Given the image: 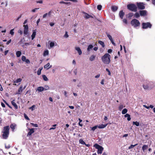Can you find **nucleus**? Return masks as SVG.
<instances>
[{"instance_id": "58", "label": "nucleus", "mask_w": 155, "mask_h": 155, "mask_svg": "<svg viewBox=\"0 0 155 155\" xmlns=\"http://www.w3.org/2000/svg\"><path fill=\"white\" fill-rule=\"evenodd\" d=\"M18 33H19L21 35H22L23 33V32L22 30H19L18 31Z\"/></svg>"}, {"instance_id": "7", "label": "nucleus", "mask_w": 155, "mask_h": 155, "mask_svg": "<svg viewBox=\"0 0 155 155\" xmlns=\"http://www.w3.org/2000/svg\"><path fill=\"white\" fill-rule=\"evenodd\" d=\"M142 28L143 29H146L148 28H150L152 26V25L149 22L143 23L142 24Z\"/></svg>"}, {"instance_id": "28", "label": "nucleus", "mask_w": 155, "mask_h": 155, "mask_svg": "<svg viewBox=\"0 0 155 155\" xmlns=\"http://www.w3.org/2000/svg\"><path fill=\"white\" fill-rule=\"evenodd\" d=\"M49 87L48 85H45L43 87L44 90L46 91L48 90L49 89Z\"/></svg>"}, {"instance_id": "57", "label": "nucleus", "mask_w": 155, "mask_h": 155, "mask_svg": "<svg viewBox=\"0 0 155 155\" xmlns=\"http://www.w3.org/2000/svg\"><path fill=\"white\" fill-rule=\"evenodd\" d=\"M47 15H48V13H45V14H44L43 15V18H45V17H46L47 16Z\"/></svg>"}, {"instance_id": "63", "label": "nucleus", "mask_w": 155, "mask_h": 155, "mask_svg": "<svg viewBox=\"0 0 155 155\" xmlns=\"http://www.w3.org/2000/svg\"><path fill=\"white\" fill-rule=\"evenodd\" d=\"M123 21L124 22V23H125V24H127V20L126 19H124L123 20Z\"/></svg>"}, {"instance_id": "19", "label": "nucleus", "mask_w": 155, "mask_h": 155, "mask_svg": "<svg viewBox=\"0 0 155 155\" xmlns=\"http://www.w3.org/2000/svg\"><path fill=\"white\" fill-rule=\"evenodd\" d=\"M107 124H101L99 126H98V127L99 128H103L105 127L107 125Z\"/></svg>"}, {"instance_id": "60", "label": "nucleus", "mask_w": 155, "mask_h": 155, "mask_svg": "<svg viewBox=\"0 0 155 155\" xmlns=\"http://www.w3.org/2000/svg\"><path fill=\"white\" fill-rule=\"evenodd\" d=\"M54 25V23H52V22H51L50 23V25L51 26H53Z\"/></svg>"}, {"instance_id": "41", "label": "nucleus", "mask_w": 155, "mask_h": 155, "mask_svg": "<svg viewBox=\"0 0 155 155\" xmlns=\"http://www.w3.org/2000/svg\"><path fill=\"white\" fill-rule=\"evenodd\" d=\"M102 6L101 5H98L97 6V8L99 10H101V9Z\"/></svg>"}, {"instance_id": "2", "label": "nucleus", "mask_w": 155, "mask_h": 155, "mask_svg": "<svg viewBox=\"0 0 155 155\" xmlns=\"http://www.w3.org/2000/svg\"><path fill=\"white\" fill-rule=\"evenodd\" d=\"M9 128L8 126L4 127L2 132L3 133L2 137L4 139H6L8 137L9 134Z\"/></svg>"}, {"instance_id": "26", "label": "nucleus", "mask_w": 155, "mask_h": 155, "mask_svg": "<svg viewBox=\"0 0 155 155\" xmlns=\"http://www.w3.org/2000/svg\"><path fill=\"white\" fill-rule=\"evenodd\" d=\"M21 52L20 51H18L16 52V54L17 57H19L21 55Z\"/></svg>"}, {"instance_id": "52", "label": "nucleus", "mask_w": 155, "mask_h": 155, "mask_svg": "<svg viewBox=\"0 0 155 155\" xmlns=\"http://www.w3.org/2000/svg\"><path fill=\"white\" fill-rule=\"evenodd\" d=\"M106 70L107 72H108V74L109 75H110L111 73L109 70L108 68H106Z\"/></svg>"}, {"instance_id": "56", "label": "nucleus", "mask_w": 155, "mask_h": 155, "mask_svg": "<svg viewBox=\"0 0 155 155\" xmlns=\"http://www.w3.org/2000/svg\"><path fill=\"white\" fill-rule=\"evenodd\" d=\"M39 9V8H35L33 9L32 10V12H35L36 10L37 9Z\"/></svg>"}, {"instance_id": "45", "label": "nucleus", "mask_w": 155, "mask_h": 155, "mask_svg": "<svg viewBox=\"0 0 155 155\" xmlns=\"http://www.w3.org/2000/svg\"><path fill=\"white\" fill-rule=\"evenodd\" d=\"M21 59L23 61H25L26 59V57L24 56H22L21 58Z\"/></svg>"}, {"instance_id": "53", "label": "nucleus", "mask_w": 155, "mask_h": 155, "mask_svg": "<svg viewBox=\"0 0 155 155\" xmlns=\"http://www.w3.org/2000/svg\"><path fill=\"white\" fill-rule=\"evenodd\" d=\"M27 64H29L30 63V61L28 59H26L25 61Z\"/></svg>"}, {"instance_id": "42", "label": "nucleus", "mask_w": 155, "mask_h": 155, "mask_svg": "<svg viewBox=\"0 0 155 155\" xmlns=\"http://www.w3.org/2000/svg\"><path fill=\"white\" fill-rule=\"evenodd\" d=\"M135 17L136 18H138L140 17V15L139 13H136L135 15H134Z\"/></svg>"}, {"instance_id": "49", "label": "nucleus", "mask_w": 155, "mask_h": 155, "mask_svg": "<svg viewBox=\"0 0 155 155\" xmlns=\"http://www.w3.org/2000/svg\"><path fill=\"white\" fill-rule=\"evenodd\" d=\"M31 124L32 125V126H33L34 127H38V125L37 124H35L33 123H31Z\"/></svg>"}, {"instance_id": "4", "label": "nucleus", "mask_w": 155, "mask_h": 155, "mask_svg": "<svg viewBox=\"0 0 155 155\" xmlns=\"http://www.w3.org/2000/svg\"><path fill=\"white\" fill-rule=\"evenodd\" d=\"M150 82L149 81L145 82L143 85V87L145 90H149L152 89V87L150 86Z\"/></svg>"}, {"instance_id": "11", "label": "nucleus", "mask_w": 155, "mask_h": 155, "mask_svg": "<svg viewBox=\"0 0 155 155\" xmlns=\"http://www.w3.org/2000/svg\"><path fill=\"white\" fill-rule=\"evenodd\" d=\"M75 49L77 51L79 55H81L82 54V51L80 48L79 47H75Z\"/></svg>"}, {"instance_id": "64", "label": "nucleus", "mask_w": 155, "mask_h": 155, "mask_svg": "<svg viewBox=\"0 0 155 155\" xmlns=\"http://www.w3.org/2000/svg\"><path fill=\"white\" fill-rule=\"evenodd\" d=\"M107 52L108 53H111L112 52V50L111 49H109L108 50Z\"/></svg>"}, {"instance_id": "47", "label": "nucleus", "mask_w": 155, "mask_h": 155, "mask_svg": "<svg viewBox=\"0 0 155 155\" xmlns=\"http://www.w3.org/2000/svg\"><path fill=\"white\" fill-rule=\"evenodd\" d=\"M14 30V29H12L10 31V34L12 35H13L14 34V32L13 31Z\"/></svg>"}, {"instance_id": "32", "label": "nucleus", "mask_w": 155, "mask_h": 155, "mask_svg": "<svg viewBox=\"0 0 155 155\" xmlns=\"http://www.w3.org/2000/svg\"><path fill=\"white\" fill-rule=\"evenodd\" d=\"M49 54V51L48 50H46L44 51V52L43 53V56H45L46 55H47L48 54Z\"/></svg>"}, {"instance_id": "20", "label": "nucleus", "mask_w": 155, "mask_h": 155, "mask_svg": "<svg viewBox=\"0 0 155 155\" xmlns=\"http://www.w3.org/2000/svg\"><path fill=\"white\" fill-rule=\"evenodd\" d=\"M119 15L120 17L122 19L124 15V13L122 11H121L119 12Z\"/></svg>"}, {"instance_id": "16", "label": "nucleus", "mask_w": 155, "mask_h": 155, "mask_svg": "<svg viewBox=\"0 0 155 155\" xmlns=\"http://www.w3.org/2000/svg\"><path fill=\"white\" fill-rule=\"evenodd\" d=\"M36 35V31L35 30H33V33L31 35L32 40H33L35 38Z\"/></svg>"}, {"instance_id": "54", "label": "nucleus", "mask_w": 155, "mask_h": 155, "mask_svg": "<svg viewBox=\"0 0 155 155\" xmlns=\"http://www.w3.org/2000/svg\"><path fill=\"white\" fill-rule=\"evenodd\" d=\"M65 1H71L73 2H77V1L76 0H64Z\"/></svg>"}, {"instance_id": "44", "label": "nucleus", "mask_w": 155, "mask_h": 155, "mask_svg": "<svg viewBox=\"0 0 155 155\" xmlns=\"http://www.w3.org/2000/svg\"><path fill=\"white\" fill-rule=\"evenodd\" d=\"M97 127H98V126H95L92 127H91V130L93 131H94L95 129H96L97 128Z\"/></svg>"}, {"instance_id": "50", "label": "nucleus", "mask_w": 155, "mask_h": 155, "mask_svg": "<svg viewBox=\"0 0 155 155\" xmlns=\"http://www.w3.org/2000/svg\"><path fill=\"white\" fill-rule=\"evenodd\" d=\"M53 12L52 11H49L48 13V15L49 16V17H50L51 16V14Z\"/></svg>"}, {"instance_id": "61", "label": "nucleus", "mask_w": 155, "mask_h": 155, "mask_svg": "<svg viewBox=\"0 0 155 155\" xmlns=\"http://www.w3.org/2000/svg\"><path fill=\"white\" fill-rule=\"evenodd\" d=\"M72 64H74V65H76V61H75L74 60H73L72 61Z\"/></svg>"}, {"instance_id": "1", "label": "nucleus", "mask_w": 155, "mask_h": 155, "mask_svg": "<svg viewBox=\"0 0 155 155\" xmlns=\"http://www.w3.org/2000/svg\"><path fill=\"white\" fill-rule=\"evenodd\" d=\"M101 60L104 63L109 64L110 61V55L108 53H106L101 57Z\"/></svg>"}, {"instance_id": "31", "label": "nucleus", "mask_w": 155, "mask_h": 155, "mask_svg": "<svg viewBox=\"0 0 155 155\" xmlns=\"http://www.w3.org/2000/svg\"><path fill=\"white\" fill-rule=\"evenodd\" d=\"M127 112V110L126 108L124 109L122 111V113L123 114H126Z\"/></svg>"}, {"instance_id": "46", "label": "nucleus", "mask_w": 155, "mask_h": 155, "mask_svg": "<svg viewBox=\"0 0 155 155\" xmlns=\"http://www.w3.org/2000/svg\"><path fill=\"white\" fill-rule=\"evenodd\" d=\"M42 69H39V70H38V71H37V74L38 75H40L41 74V70H42Z\"/></svg>"}, {"instance_id": "36", "label": "nucleus", "mask_w": 155, "mask_h": 155, "mask_svg": "<svg viewBox=\"0 0 155 155\" xmlns=\"http://www.w3.org/2000/svg\"><path fill=\"white\" fill-rule=\"evenodd\" d=\"M42 78L45 81H48V79L46 76L45 75H42Z\"/></svg>"}, {"instance_id": "14", "label": "nucleus", "mask_w": 155, "mask_h": 155, "mask_svg": "<svg viewBox=\"0 0 155 155\" xmlns=\"http://www.w3.org/2000/svg\"><path fill=\"white\" fill-rule=\"evenodd\" d=\"M52 67V65H50L49 63H48L46 64L44 66V68L47 69H48L49 68Z\"/></svg>"}, {"instance_id": "33", "label": "nucleus", "mask_w": 155, "mask_h": 155, "mask_svg": "<svg viewBox=\"0 0 155 155\" xmlns=\"http://www.w3.org/2000/svg\"><path fill=\"white\" fill-rule=\"evenodd\" d=\"M36 106L35 105H33L31 107H30L29 108V109L31 110L32 111L35 110L36 108Z\"/></svg>"}, {"instance_id": "17", "label": "nucleus", "mask_w": 155, "mask_h": 155, "mask_svg": "<svg viewBox=\"0 0 155 155\" xmlns=\"http://www.w3.org/2000/svg\"><path fill=\"white\" fill-rule=\"evenodd\" d=\"M36 91H38L39 92H41L44 91L43 87H39L37 88Z\"/></svg>"}, {"instance_id": "15", "label": "nucleus", "mask_w": 155, "mask_h": 155, "mask_svg": "<svg viewBox=\"0 0 155 155\" xmlns=\"http://www.w3.org/2000/svg\"><path fill=\"white\" fill-rule=\"evenodd\" d=\"M23 86L21 85L20 86L19 88V89L18 92L16 94H20L22 92L23 90V89L22 88Z\"/></svg>"}, {"instance_id": "27", "label": "nucleus", "mask_w": 155, "mask_h": 155, "mask_svg": "<svg viewBox=\"0 0 155 155\" xmlns=\"http://www.w3.org/2000/svg\"><path fill=\"white\" fill-rule=\"evenodd\" d=\"M22 81V79L21 78L17 79L16 80L14 81V83H18L21 82Z\"/></svg>"}, {"instance_id": "6", "label": "nucleus", "mask_w": 155, "mask_h": 155, "mask_svg": "<svg viewBox=\"0 0 155 155\" xmlns=\"http://www.w3.org/2000/svg\"><path fill=\"white\" fill-rule=\"evenodd\" d=\"M94 147L98 149V153L101 154L104 148L101 146L97 144H95L94 145Z\"/></svg>"}, {"instance_id": "24", "label": "nucleus", "mask_w": 155, "mask_h": 155, "mask_svg": "<svg viewBox=\"0 0 155 155\" xmlns=\"http://www.w3.org/2000/svg\"><path fill=\"white\" fill-rule=\"evenodd\" d=\"M106 33L107 37H108L110 41H112L113 40L112 36L107 32H106Z\"/></svg>"}, {"instance_id": "10", "label": "nucleus", "mask_w": 155, "mask_h": 155, "mask_svg": "<svg viewBox=\"0 0 155 155\" xmlns=\"http://www.w3.org/2000/svg\"><path fill=\"white\" fill-rule=\"evenodd\" d=\"M83 13L84 14V17L86 19L89 18H94V17L93 16H92V15H89V14H88L86 12H84Z\"/></svg>"}, {"instance_id": "43", "label": "nucleus", "mask_w": 155, "mask_h": 155, "mask_svg": "<svg viewBox=\"0 0 155 155\" xmlns=\"http://www.w3.org/2000/svg\"><path fill=\"white\" fill-rule=\"evenodd\" d=\"M60 4H70V2H59Z\"/></svg>"}, {"instance_id": "25", "label": "nucleus", "mask_w": 155, "mask_h": 155, "mask_svg": "<svg viewBox=\"0 0 155 155\" xmlns=\"http://www.w3.org/2000/svg\"><path fill=\"white\" fill-rule=\"evenodd\" d=\"M16 125H15V124H12L10 125V127L11 128V129H12L13 131H14V130L15 129V128L16 127Z\"/></svg>"}, {"instance_id": "59", "label": "nucleus", "mask_w": 155, "mask_h": 155, "mask_svg": "<svg viewBox=\"0 0 155 155\" xmlns=\"http://www.w3.org/2000/svg\"><path fill=\"white\" fill-rule=\"evenodd\" d=\"M111 41V43H112V44H113L114 46H116V45L114 43V42L113 40H112V41Z\"/></svg>"}, {"instance_id": "21", "label": "nucleus", "mask_w": 155, "mask_h": 155, "mask_svg": "<svg viewBox=\"0 0 155 155\" xmlns=\"http://www.w3.org/2000/svg\"><path fill=\"white\" fill-rule=\"evenodd\" d=\"M117 7L115 6H113L111 7V9L113 11L115 12L117 10Z\"/></svg>"}, {"instance_id": "62", "label": "nucleus", "mask_w": 155, "mask_h": 155, "mask_svg": "<svg viewBox=\"0 0 155 155\" xmlns=\"http://www.w3.org/2000/svg\"><path fill=\"white\" fill-rule=\"evenodd\" d=\"M11 41V40L10 39L9 41L7 42L6 44L8 45Z\"/></svg>"}, {"instance_id": "34", "label": "nucleus", "mask_w": 155, "mask_h": 155, "mask_svg": "<svg viewBox=\"0 0 155 155\" xmlns=\"http://www.w3.org/2000/svg\"><path fill=\"white\" fill-rule=\"evenodd\" d=\"M148 148V146L147 145H144L142 147V150L143 151L146 150Z\"/></svg>"}, {"instance_id": "38", "label": "nucleus", "mask_w": 155, "mask_h": 155, "mask_svg": "<svg viewBox=\"0 0 155 155\" xmlns=\"http://www.w3.org/2000/svg\"><path fill=\"white\" fill-rule=\"evenodd\" d=\"M124 107L123 105L122 104H120L119 107L118 109L120 110L123 108Z\"/></svg>"}, {"instance_id": "37", "label": "nucleus", "mask_w": 155, "mask_h": 155, "mask_svg": "<svg viewBox=\"0 0 155 155\" xmlns=\"http://www.w3.org/2000/svg\"><path fill=\"white\" fill-rule=\"evenodd\" d=\"M79 142L80 143L82 144H85V142L81 139L79 140Z\"/></svg>"}, {"instance_id": "9", "label": "nucleus", "mask_w": 155, "mask_h": 155, "mask_svg": "<svg viewBox=\"0 0 155 155\" xmlns=\"http://www.w3.org/2000/svg\"><path fill=\"white\" fill-rule=\"evenodd\" d=\"M24 34L25 35H27L28 33V25H24Z\"/></svg>"}, {"instance_id": "3", "label": "nucleus", "mask_w": 155, "mask_h": 155, "mask_svg": "<svg viewBox=\"0 0 155 155\" xmlns=\"http://www.w3.org/2000/svg\"><path fill=\"white\" fill-rule=\"evenodd\" d=\"M127 7L128 9L132 11L136 12L137 11V7L134 4L128 5Z\"/></svg>"}, {"instance_id": "29", "label": "nucleus", "mask_w": 155, "mask_h": 155, "mask_svg": "<svg viewBox=\"0 0 155 155\" xmlns=\"http://www.w3.org/2000/svg\"><path fill=\"white\" fill-rule=\"evenodd\" d=\"M93 46L92 45H89L87 48V51H89L91 49L93 48Z\"/></svg>"}, {"instance_id": "48", "label": "nucleus", "mask_w": 155, "mask_h": 155, "mask_svg": "<svg viewBox=\"0 0 155 155\" xmlns=\"http://www.w3.org/2000/svg\"><path fill=\"white\" fill-rule=\"evenodd\" d=\"M133 13H130L128 14V17L130 18L133 16Z\"/></svg>"}, {"instance_id": "22", "label": "nucleus", "mask_w": 155, "mask_h": 155, "mask_svg": "<svg viewBox=\"0 0 155 155\" xmlns=\"http://www.w3.org/2000/svg\"><path fill=\"white\" fill-rule=\"evenodd\" d=\"M124 117H127V120L128 121H130L131 120V118L130 117V114H126L125 115Z\"/></svg>"}, {"instance_id": "8", "label": "nucleus", "mask_w": 155, "mask_h": 155, "mask_svg": "<svg viewBox=\"0 0 155 155\" xmlns=\"http://www.w3.org/2000/svg\"><path fill=\"white\" fill-rule=\"evenodd\" d=\"M145 4L142 2H137V5L138 8L140 9H145Z\"/></svg>"}, {"instance_id": "35", "label": "nucleus", "mask_w": 155, "mask_h": 155, "mask_svg": "<svg viewBox=\"0 0 155 155\" xmlns=\"http://www.w3.org/2000/svg\"><path fill=\"white\" fill-rule=\"evenodd\" d=\"M133 125H135L137 126H139L140 125L139 123L137 121H134L133 122Z\"/></svg>"}, {"instance_id": "18", "label": "nucleus", "mask_w": 155, "mask_h": 155, "mask_svg": "<svg viewBox=\"0 0 155 155\" xmlns=\"http://www.w3.org/2000/svg\"><path fill=\"white\" fill-rule=\"evenodd\" d=\"M95 57L96 56L94 55H92L89 58V60L91 61H93L94 60Z\"/></svg>"}, {"instance_id": "55", "label": "nucleus", "mask_w": 155, "mask_h": 155, "mask_svg": "<svg viewBox=\"0 0 155 155\" xmlns=\"http://www.w3.org/2000/svg\"><path fill=\"white\" fill-rule=\"evenodd\" d=\"M64 37L66 38H68V35L67 32H66L65 33L64 35Z\"/></svg>"}, {"instance_id": "51", "label": "nucleus", "mask_w": 155, "mask_h": 155, "mask_svg": "<svg viewBox=\"0 0 155 155\" xmlns=\"http://www.w3.org/2000/svg\"><path fill=\"white\" fill-rule=\"evenodd\" d=\"M24 117H25V118L26 119H27V120H30L29 118L27 116V115L25 114H24Z\"/></svg>"}, {"instance_id": "5", "label": "nucleus", "mask_w": 155, "mask_h": 155, "mask_svg": "<svg viewBox=\"0 0 155 155\" xmlns=\"http://www.w3.org/2000/svg\"><path fill=\"white\" fill-rule=\"evenodd\" d=\"M131 24L132 26L134 27H136L140 25V23L139 21L136 19H133L131 22Z\"/></svg>"}, {"instance_id": "40", "label": "nucleus", "mask_w": 155, "mask_h": 155, "mask_svg": "<svg viewBox=\"0 0 155 155\" xmlns=\"http://www.w3.org/2000/svg\"><path fill=\"white\" fill-rule=\"evenodd\" d=\"M137 145V144H136L135 145H131L129 147H128V149H131L132 148H133L135 146H136Z\"/></svg>"}, {"instance_id": "39", "label": "nucleus", "mask_w": 155, "mask_h": 155, "mask_svg": "<svg viewBox=\"0 0 155 155\" xmlns=\"http://www.w3.org/2000/svg\"><path fill=\"white\" fill-rule=\"evenodd\" d=\"M54 45V43L53 42H51L50 44V46L51 48H52Z\"/></svg>"}, {"instance_id": "30", "label": "nucleus", "mask_w": 155, "mask_h": 155, "mask_svg": "<svg viewBox=\"0 0 155 155\" xmlns=\"http://www.w3.org/2000/svg\"><path fill=\"white\" fill-rule=\"evenodd\" d=\"M98 43L100 45H101L102 47H104L105 46V45L104 43L102 41H98Z\"/></svg>"}, {"instance_id": "12", "label": "nucleus", "mask_w": 155, "mask_h": 155, "mask_svg": "<svg viewBox=\"0 0 155 155\" xmlns=\"http://www.w3.org/2000/svg\"><path fill=\"white\" fill-rule=\"evenodd\" d=\"M139 12L140 15L141 16H144L146 15L147 11L146 10L140 11Z\"/></svg>"}, {"instance_id": "23", "label": "nucleus", "mask_w": 155, "mask_h": 155, "mask_svg": "<svg viewBox=\"0 0 155 155\" xmlns=\"http://www.w3.org/2000/svg\"><path fill=\"white\" fill-rule=\"evenodd\" d=\"M14 100H13L12 101V105L15 108L17 109L18 108V106L16 103L14 102Z\"/></svg>"}, {"instance_id": "13", "label": "nucleus", "mask_w": 155, "mask_h": 155, "mask_svg": "<svg viewBox=\"0 0 155 155\" xmlns=\"http://www.w3.org/2000/svg\"><path fill=\"white\" fill-rule=\"evenodd\" d=\"M28 130H29V131L28 133L27 136H30L34 132V129L31 128V129H29Z\"/></svg>"}]
</instances>
